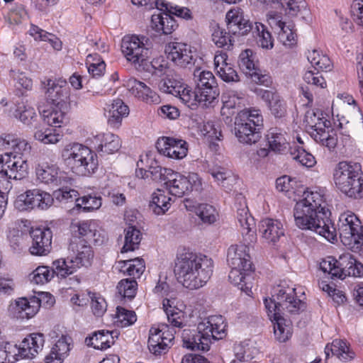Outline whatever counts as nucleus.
<instances>
[{
	"mask_svg": "<svg viewBox=\"0 0 363 363\" xmlns=\"http://www.w3.org/2000/svg\"><path fill=\"white\" fill-rule=\"evenodd\" d=\"M330 212L325 208L323 190L306 191L294 208L296 225L301 230H312L334 242L337 230L330 218Z\"/></svg>",
	"mask_w": 363,
	"mask_h": 363,
	"instance_id": "obj_1",
	"label": "nucleus"
},
{
	"mask_svg": "<svg viewBox=\"0 0 363 363\" xmlns=\"http://www.w3.org/2000/svg\"><path fill=\"white\" fill-rule=\"evenodd\" d=\"M213 268V260L207 256L186 252L181 254L175 264L177 280L190 290L203 287L209 280Z\"/></svg>",
	"mask_w": 363,
	"mask_h": 363,
	"instance_id": "obj_2",
	"label": "nucleus"
},
{
	"mask_svg": "<svg viewBox=\"0 0 363 363\" xmlns=\"http://www.w3.org/2000/svg\"><path fill=\"white\" fill-rule=\"evenodd\" d=\"M226 323L222 315H211L197 325V331L184 330L182 338L184 347L191 350L208 351L211 340L226 336Z\"/></svg>",
	"mask_w": 363,
	"mask_h": 363,
	"instance_id": "obj_3",
	"label": "nucleus"
},
{
	"mask_svg": "<svg viewBox=\"0 0 363 363\" xmlns=\"http://www.w3.org/2000/svg\"><path fill=\"white\" fill-rule=\"evenodd\" d=\"M335 186L350 198L363 197V171L358 162L342 161L333 170Z\"/></svg>",
	"mask_w": 363,
	"mask_h": 363,
	"instance_id": "obj_4",
	"label": "nucleus"
},
{
	"mask_svg": "<svg viewBox=\"0 0 363 363\" xmlns=\"http://www.w3.org/2000/svg\"><path fill=\"white\" fill-rule=\"evenodd\" d=\"M225 19L229 33L233 35H246L251 32L259 46L267 50L273 48L272 37L265 26L259 22L252 23L245 18L240 9H230L227 12Z\"/></svg>",
	"mask_w": 363,
	"mask_h": 363,
	"instance_id": "obj_5",
	"label": "nucleus"
},
{
	"mask_svg": "<svg viewBox=\"0 0 363 363\" xmlns=\"http://www.w3.org/2000/svg\"><path fill=\"white\" fill-rule=\"evenodd\" d=\"M62 157L72 171L79 176H89L98 168L96 154L79 143L67 145L62 151Z\"/></svg>",
	"mask_w": 363,
	"mask_h": 363,
	"instance_id": "obj_6",
	"label": "nucleus"
},
{
	"mask_svg": "<svg viewBox=\"0 0 363 363\" xmlns=\"http://www.w3.org/2000/svg\"><path fill=\"white\" fill-rule=\"evenodd\" d=\"M262 127L263 117L259 109H243L235 118L234 133L241 143L252 145L259 141Z\"/></svg>",
	"mask_w": 363,
	"mask_h": 363,
	"instance_id": "obj_7",
	"label": "nucleus"
},
{
	"mask_svg": "<svg viewBox=\"0 0 363 363\" xmlns=\"http://www.w3.org/2000/svg\"><path fill=\"white\" fill-rule=\"evenodd\" d=\"M264 303L268 313L297 314L305 308V303L297 298L296 289L290 286H279L272 298H264Z\"/></svg>",
	"mask_w": 363,
	"mask_h": 363,
	"instance_id": "obj_8",
	"label": "nucleus"
},
{
	"mask_svg": "<svg viewBox=\"0 0 363 363\" xmlns=\"http://www.w3.org/2000/svg\"><path fill=\"white\" fill-rule=\"evenodd\" d=\"M337 228L342 244L352 252L363 255V228L357 216L351 211L342 213Z\"/></svg>",
	"mask_w": 363,
	"mask_h": 363,
	"instance_id": "obj_9",
	"label": "nucleus"
},
{
	"mask_svg": "<svg viewBox=\"0 0 363 363\" xmlns=\"http://www.w3.org/2000/svg\"><path fill=\"white\" fill-rule=\"evenodd\" d=\"M194 80L196 84L194 97L196 101L206 107L218 102L219 91L216 79L211 72L196 69Z\"/></svg>",
	"mask_w": 363,
	"mask_h": 363,
	"instance_id": "obj_10",
	"label": "nucleus"
},
{
	"mask_svg": "<svg viewBox=\"0 0 363 363\" xmlns=\"http://www.w3.org/2000/svg\"><path fill=\"white\" fill-rule=\"evenodd\" d=\"M150 47L151 43L145 36H125L121 43L125 58L135 66H141L148 59Z\"/></svg>",
	"mask_w": 363,
	"mask_h": 363,
	"instance_id": "obj_11",
	"label": "nucleus"
},
{
	"mask_svg": "<svg viewBox=\"0 0 363 363\" xmlns=\"http://www.w3.org/2000/svg\"><path fill=\"white\" fill-rule=\"evenodd\" d=\"M165 184L169 194L176 197H182L194 189L197 190L201 185V182L196 173L189 172L187 176H185L172 170Z\"/></svg>",
	"mask_w": 363,
	"mask_h": 363,
	"instance_id": "obj_12",
	"label": "nucleus"
},
{
	"mask_svg": "<svg viewBox=\"0 0 363 363\" xmlns=\"http://www.w3.org/2000/svg\"><path fill=\"white\" fill-rule=\"evenodd\" d=\"M53 204L52 196L40 189L28 190L18 196L14 206L18 210L23 211L38 208L45 210Z\"/></svg>",
	"mask_w": 363,
	"mask_h": 363,
	"instance_id": "obj_13",
	"label": "nucleus"
},
{
	"mask_svg": "<svg viewBox=\"0 0 363 363\" xmlns=\"http://www.w3.org/2000/svg\"><path fill=\"white\" fill-rule=\"evenodd\" d=\"M354 259L350 253L340 255L338 259L329 256L322 259L319 267L324 273L330 274L333 279H344L347 276H350Z\"/></svg>",
	"mask_w": 363,
	"mask_h": 363,
	"instance_id": "obj_14",
	"label": "nucleus"
},
{
	"mask_svg": "<svg viewBox=\"0 0 363 363\" xmlns=\"http://www.w3.org/2000/svg\"><path fill=\"white\" fill-rule=\"evenodd\" d=\"M175 333L173 327L170 328L165 323L159 324L157 327H152L148 339L150 351L155 354H160L174 339Z\"/></svg>",
	"mask_w": 363,
	"mask_h": 363,
	"instance_id": "obj_15",
	"label": "nucleus"
},
{
	"mask_svg": "<svg viewBox=\"0 0 363 363\" xmlns=\"http://www.w3.org/2000/svg\"><path fill=\"white\" fill-rule=\"evenodd\" d=\"M165 53L174 65L182 68H190L196 61L191 45L186 43H170L165 46Z\"/></svg>",
	"mask_w": 363,
	"mask_h": 363,
	"instance_id": "obj_16",
	"label": "nucleus"
},
{
	"mask_svg": "<svg viewBox=\"0 0 363 363\" xmlns=\"http://www.w3.org/2000/svg\"><path fill=\"white\" fill-rule=\"evenodd\" d=\"M239 67L251 79L259 84L268 86L272 83V77L268 74H263L255 62V56L252 50L242 51L239 56Z\"/></svg>",
	"mask_w": 363,
	"mask_h": 363,
	"instance_id": "obj_17",
	"label": "nucleus"
},
{
	"mask_svg": "<svg viewBox=\"0 0 363 363\" xmlns=\"http://www.w3.org/2000/svg\"><path fill=\"white\" fill-rule=\"evenodd\" d=\"M26 157H10L8 154L0 155V173L11 179H21L27 174Z\"/></svg>",
	"mask_w": 363,
	"mask_h": 363,
	"instance_id": "obj_18",
	"label": "nucleus"
},
{
	"mask_svg": "<svg viewBox=\"0 0 363 363\" xmlns=\"http://www.w3.org/2000/svg\"><path fill=\"white\" fill-rule=\"evenodd\" d=\"M69 257H73L74 266L79 269L81 267H89L94 259V252L86 242L79 237L74 236L69 242Z\"/></svg>",
	"mask_w": 363,
	"mask_h": 363,
	"instance_id": "obj_19",
	"label": "nucleus"
},
{
	"mask_svg": "<svg viewBox=\"0 0 363 363\" xmlns=\"http://www.w3.org/2000/svg\"><path fill=\"white\" fill-rule=\"evenodd\" d=\"M156 147L160 154L172 159L181 160L187 155L186 141L170 137H162L157 140Z\"/></svg>",
	"mask_w": 363,
	"mask_h": 363,
	"instance_id": "obj_20",
	"label": "nucleus"
},
{
	"mask_svg": "<svg viewBox=\"0 0 363 363\" xmlns=\"http://www.w3.org/2000/svg\"><path fill=\"white\" fill-rule=\"evenodd\" d=\"M241 245H233L228 250L227 262L230 267L252 271V263L249 254V245L245 240Z\"/></svg>",
	"mask_w": 363,
	"mask_h": 363,
	"instance_id": "obj_21",
	"label": "nucleus"
},
{
	"mask_svg": "<svg viewBox=\"0 0 363 363\" xmlns=\"http://www.w3.org/2000/svg\"><path fill=\"white\" fill-rule=\"evenodd\" d=\"M35 171L38 179L45 184L57 186L67 182L65 172L55 164L42 162L38 165Z\"/></svg>",
	"mask_w": 363,
	"mask_h": 363,
	"instance_id": "obj_22",
	"label": "nucleus"
},
{
	"mask_svg": "<svg viewBox=\"0 0 363 363\" xmlns=\"http://www.w3.org/2000/svg\"><path fill=\"white\" fill-rule=\"evenodd\" d=\"M32 242L29 248L33 255H47L52 249V233L49 228H35L30 233Z\"/></svg>",
	"mask_w": 363,
	"mask_h": 363,
	"instance_id": "obj_23",
	"label": "nucleus"
},
{
	"mask_svg": "<svg viewBox=\"0 0 363 363\" xmlns=\"http://www.w3.org/2000/svg\"><path fill=\"white\" fill-rule=\"evenodd\" d=\"M30 149L29 143L23 139L10 134L0 135V150L5 151L4 154L11 157H17L18 155L26 157Z\"/></svg>",
	"mask_w": 363,
	"mask_h": 363,
	"instance_id": "obj_24",
	"label": "nucleus"
},
{
	"mask_svg": "<svg viewBox=\"0 0 363 363\" xmlns=\"http://www.w3.org/2000/svg\"><path fill=\"white\" fill-rule=\"evenodd\" d=\"M46 96L48 100L53 105L67 106V99L69 89L65 79H48L46 83Z\"/></svg>",
	"mask_w": 363,
	"mask_h": 363,
	"instance_id": "obj_25",
	"label": "nucleus"
},
{
	"mask_svg": "<svg viewBox=\"0 0 363 363\" xmlns=\"http://www.w3.org/2000/svg\"><path fill=\"white\" fill-rule=\"evenodd\" d=\"M255 92L267 104L274 117L282 118L286 115V104L277 92L258 88L255 89Z\"/></svg>",
	"mask_w": 363,
	"mask_h": 363,
	"instance_id": "obj_26",
	"label": "nucleus"
},
{
	"mask_svg": "<svg viewBox=\"0 0 363 363\" xmlns=\"http://www.w3.org/2000/svg\"><path fill=\"white\" fill-rule=\"evenodd\" d=\"M45 336L43 333H32L25 337L19 346L18 353L23 358L32 359L43 350Z\"/></svg>",
	"mask_w": 363,
	"mask_h": 363,
	"instance_id": "obj_27",
	"label": "nucleus"
},
{
	"mask_svg": "<svg viewBox=\"0 0 363 363\" xmlns=\"http://www.w3.org/2000/svg\"><path fill=\"white\" fill-rule=\"evenodd\" d=\"M259 233L268 243H275L284 235L282 223L278 220L272 218H265L259 222Z\"/></svg>",
	"mask_w": 363,
	"mask_h": 363,
	"instance_id": "obj_28",
	"label": "nucleus"
},
{
	"mask_svg": "<svg viewBox=\"0 0 363 363\" xmlns=\"http://www.w3.org/2000/svg\"><path fill=\"white\" fill-rule=\"evenodd\" d=\"M40 306L41 300L39 297H21L16 301L15 313L18 318L30 319L37 314Z\"/></svg>",
	"mask_w": 363,
	"mask_h": 363,
	"instance_id": "obj_29",
	"label": "nucleus"
},
{
	"mask_svg": "<svg viewBox=\"0 0 363 363\" xmlns=\"http://www.w3.org/2000/svg\"><path fill=\"white\" fill-rule=\"evenodd\" d=\"M237 219L240 227L242 228V234L244 240L247 244L255 242L256 240L255 232L253 230L255 225V220L250 214L246 205L238 208Z\"/></svg>",
	"mask_w": 363,
	"mask_h": 363,
	"instance_id": "obj_30",
	"label": "nucleus"
},
{
	"mask_svg": "<svg viewBox=\"0 0 363 363\" xmlns=\"http://www.w3.org/2000/svg\"><path fill=\"white\" fill-rule=\"evenodd\" d=\"M237 219L240 227L242 228V234L244 240L247 244L255 242L256 240L255 232L253 230L255 225V220L250 214L246 205L238 208Z\"/></svg>",
	"mask_w": 363,
	"mask_h": 363,
	"instance_id": "obj_31",
	"label": "nucleus"
},
{
	"mask_svg": "<svg viewBox=\"0 0 363 363\" xmlns=\"http://www.w3.org/2000/svg\"><path fill=\"white\" fill-rule=\"evenodd\" d=\"M127 86L134 96L146 103L157 104L160 102V97L156 92L140 81L130 79L127 82Z\"/></svg>",
	"mask_w": 363,
	"mask_h": 363,
	"instance_id": "obj_32",
	"label": "nucleus"
},
{
	"mask_svg": "<svg viewBox=\"0 0 363 363\" xmlns=\"http://www.w3.org/2000/svg\"><path fill=\"white\" fill-rule=\"evenodd\" d=\"M150 26L158 33L169 35L177 28L178 25L169 13L158 11L157 13L152 15Z\"/></svg>",
	"mask_w": 363,
	"mask_h": 363,
	"instance_id": "obj_33",
	"label": "nucleus"
},
{
	"mask_svg": "<svg viewBox=\"0 0 363 363\" xmlns=\"http://www.w3.org/2000/svg\"><path fill=\"white\" fill-rule=\"evenodd\" d=\"M71 342L70 337L62 335L52 346L50 352L45 357V363H62L69 354Z\"/></svg>",
	"mask_w": 363,
	"mask_h": 363,
	"instance_id": "obj_34",
	"label": "nucleus"
},
{
	"mask_svg": "<svg viewBox=\"0 0 363 363\" xmlns=\"http://www.w3.org/2000/svg\"><path fill=\"white\" fill-rule=\"evenodd\" d=\"M118 334L116 330H99L94 332L91 337H86L85 342L89 346L103 350L114 344L115 338H118Z\"/></svg>",
	"mask_w": 363,
	"mask_h": 363,
	"instance_id": "obj_35",
	"label": "nucleus"
},
{
	"mask_svg": "<svg viewBox=\"0 0 363 363\" xmlns=\"http://www.w3.org/2000/svg\"><path fill=\"white\" fill-rule=\"evenodd\" d=\"M311 137L318 143L327 147L330 150H333L337 144V136L336 131L330 125L310 130Z\"/></svg>",
	"mask_w": 363,
	"mask_h": 363,
	"instance_id": "obj_36",
	"label": "nucleus"
},
{
	"mask_svg": "<svg viewBox=\"0 0 363 363\" xmlns=\"http://www.w3.org/2000/svg\"><path fill=\"white\" fill-rule=\"evenodd\" d=\"M228 56L225 53L216 55L214 65L219 77L226 82H237L240 80L237 72L233 67L227 62Z\"/></svg>",
	"mask_w": 363,
	"mask_h": 363,
	"instance_id": "obj_37",
	"label": "nucleus"
},
{
	"mask_svg": "<svg viewBox=\"0 0 363 363\" xmlns=\"http://www.w3.org/2000/svg\"><path fill=\"white\" fill-rule=\"evenodd\" d=\"M95 140L96 143H99L96 151L101 155L113 154L121 147V141L119 137L111 133L98 135Z\"/></svg>",
	"mask_w": 363,
	"mask_h": 363,
	"instance_id": "obj_38",
	"label": "nucleus"
},
{
	"mask_svg": "<svg viewBox=\"0 0 363 363\" xmlns=\"http://www.w3.org/2000/svg\"><path fill=\"white\" fill-rule=\"evenodd\" d=\"M268 315L274 324L275 338L280 342L288 340L292 333L291 322L280 314L268 313Z\"/></svg>",
	"mask_w": 363,
	"mask_h": 363,
	"instance_id": "obj_39",
	"label": "nucleus"
},
{
	"mask_svg": "<svg viewBox=\"0 0 363 363\" xmlns=\"http://www.w3.org/2000/svg\"><path fill=\"white\" fill-rule=\"evenodd\" d=\"M330 352L332 355L336 356L342 362L352 360L354 357V353L350 350L347 342L340 339L334 340L330 345L328 344L325 346V363H327Z\"/></svg>",
	"mask_w": 363,
	"mask_h": 363,
	"instance_id": "obj_40",
	"label": "nucleus"
},
{
	"mask_svg": "<svg viewBox=\"0 0 363 363\" xmlns=\"http://www.w3.org/2000/svg\"><path fill=\"white\" fill-rule=\"evenodd\" d=\"M116 269L124 275L133 277L132 279L135 280L136 278H139L143 274L145 266L143 259L135 258L118 262Z\"/></svg>",
	"mask_w": 363,
	"mask_h": 363,
	"instance_id": "obj_41",
	"label": "nucleus"
},
{
	"mask_svg": "<svg viewBox=\"0 0 363 363\" xmlns=\"http://www.w3.org/2000/svg\"><path fill=\"white\" fill-rule=\"evenodd\" d=\"M209 173L226 191H231L237 181L236 176L223 167H214L209 169Z\"/></svg>",
	"mask_w": 363,
	"mask_h": 363,
	"instance_id": "obj_42",
	"label": "nucleus"
},
{
	"mask_svg": "<svg viewBox=\"0 0 363 363\" xmlns=\"http://www.w3.org/2000/svg\"><path fill=\"white\" fill-rule=\"evenodd\" d=\"M286 132L277 128H271L267 135L269 147L274 152H281L285 151L289 143L287 140Z\"/></svg>",
	"mask_w": 363,
	"mask_h": 363,
	"instance_id": "obj_43",
	"label": "nucleus"
},
{
	"mask_svg": "<svg viewBox=\"0 0 363 363\" xmlns=\"http://www.w3.org/2000/svg\"><path fill=\"white\" fill-rule=\"evenodd\" d=\"M189 200L185 201L186 208L189 211H194L203 223L211 224L216 221L218 213L213 206L201 203L196 206H191Z\"/></svg>",
	"mask_w": 363,
	"mask_h": 363,
	"instance_id": "obj_44",
	"label": "nucleus"
},
{
	"mask_svg": "<svg viewBox=\"0 0 363 363\" xmlns=\"http://www.w3.org/2000/svg\"><path fill=\"white\" fill-rule=\"evenodd\" d=\"M129 113V108L124 102L118 99L114 100L108 108V119L110 125L114 127H118L122 118L127 116Z\"/></svg>",
	"mask_w": 363,
	"mask_h": 363,
	"instance_id": "obj_45",
	"label": "nucleus"
},
{
	"mask_svg": "<svg viewBox=\"0 0 363 363\" xmlns=\"http://www.w3.org/2000/svg\"><path fill=\"white\" fill-rule=\"evenodd\" d=\"M67 106L55 105L51 109L43 111V119L45 123L50 126L60 127L66 119Z\"/></svg>",
	"mask_w": 363,
	"mask_h": 363,
	"instance_id": "obj_46",
	"label": "nucleus"
},
{
	"mask_svg": "<svg viewBox=\"0 0 363 363\" xmlns=\"http://www.w3.org/2000/svg\"><path fill=\"white\" fill-rule=\"evenodd\" d=\"M171 201L172 199L167 196L163 190L157 189L152 194L150 208L156 215H162L170 208Z\"/></svg>",
	"mask_w": 363,
	"mask_h": 363,
	"instance_id": "obj_47",
	"label": "nucleus"
},
{
	"mask_svg": "<svg viewBox=\"0 0 363 363\" xmlns=\"http://www.w3.org/2000/svg\"><path fill=\"white\" fill-rule=\"evenodd\" d=\"M327 115L320 109H311L306 111L304 118L306 128L310 133L313 129L318 128L319 127L325 126V124L329 125L330 121L327 118Z\"/></svg>",
	"mask_w": 363,
	"mask_h": 363,
	"instance_id": "obj_48",
	"label": "nucleus"
},
{
	"mask_svg": "<svg viewBox=\"0 0 363 363\" xmlns=\"http://www.w3.org/2000/svg\"><path fill=\"white\" fill-rule=\"evenodd\" d=\"M163 308L167 315L168 322L172 327L182 328L185 325V313L177 308H172L170 300H163Z\"/></svg>",
	"mask_w": 363,
	"mask_h": 363,
	"instance_id": "obj_49",
	"label": "nucleus"
},
{
	"mask_svg": "<svg viewBox=\"0 0 363 363\" xmlns=\"http://www.w3.org/2000/svg\"><path fill=\"white\" fill-rule=\"evenodd\" d=\"M52 272L53 276L56 275L61 278L73 274L77 269L73 262V257H68L67 259H59L52 262Z\"/></svg>",
	"mask_w": 363,
	"mask_h": 363,
	"instance_id": "obj_50",
	"label": "nucleus"
},
{
	"mask_svg": "<svg viewBox=\"0 0 363 363\" xmlns=\"http://www.w3.org/2000/svg\"><path fill=\"white\" fill-rule=\"evenodd\" d=\"M72 230L74 233H78L79 235L82 237H87L93 238L94 241L96 243L100 242V240L96 238L97 235L100 236L99 232L95 228V224L91 221H82L72 225Z\"/></svg>",
	"mask_w": 363,
	"mask_h": 363,
	"instance_id": "obj_51",
	"label": "nucleus"
},
{
	"mask_svg": "<svg viewBox=\"0 0 363 363\" xmlns=\"http://www.w3.org/2000/svg\"><path fill=\"white\" fill-rule=\"evenodd\" d=\"M101 198L96 195H86L77 200L75 207L83 212L93 211L101 206Z\"/></svg>",
	"mask_w": 363,
	"mask_h": 363,
	"instance_id": "obj_52",
	"label": "nucleus"
},
{
	"mask_svg": "<svg viewBox=\"0 0 363 363\" xmlns=\"http://www.w3.org/2000/svg\"><path fill=\"white\" fill-rule=\"evenodd\" d=\"M141 233L139 230L133 226H129L125 230V243L122 248V252L134 250L140 242Z\"/></svg>",
	"mask_w": 363,
	"mask_h": 363,
	"instance_id": "obj_53",
	"label": "nucleus"
},
{
	"mask_svg": "<svg viewBox=\"0 0 363 363\" xmlns=\"http://www.w3.org/2000/svg\"><path fill=\"white\" fill-rule=\"evenodd\" d=\"M54 277L52 269L47 266H39L29 275L30 281L36 284H43Z\"/></svg>",
	"mask_w": 363,
	"mask_h": 363,
	"instance_id": "obj_54",
	"label": "nucleus"
},
{
	"mask_svg": "<svg viewBox=\"0 0 363 363\" xmlns=\"http://www.w3.org/2000/svg\"><path fill=\"white\" fill-rule=\"evenodd\" d=\"M86 63L89 64L88 72L94 77H99L103 75L106 64L99 58L97 54H89L86 57Z\"/></svg>",
	"mask_w": 363,
	"mask_h": 363,
	"instance_id": "obj_55",
	"label": "nucleus"
},
{
	"mask_svg": "<svg viewBox=\"0 0 363 363\" xmlns=\"http://www.w3.org/2000/svg\"><path fill=\"white\" fill-rule=\"evenodd\" d=\"M138 284L135 279H122L117 286L119 294L128 299H132L136 294Z\"/></svg>",
	"mask_w": 363,
	"mask_h": 363,
	"instance_id": "obj_56",
	"label": "nucleus"
},
{
	"mask_svg": "<svg viewBox=\"0 0 363 363\" xmlns=\"http://www.w3.org/2000/svg\"><path fill=\"white\" fill-rule=\"evenodd\" d=\"M116 322L121 327H127L133 325L137 320L136 314L133 311L118 306L116 314Z\"/></svg>",
	"mask_w": 363,
	"mask_h": 363,
	"instance_id": "obj_57",
	"label": "nucleus"
},
{
	"mask_svg": "<svg viewBox=\"0 0 363 363\" xmlns=\"http://www.w3.org/2000/svg\"><path fill=\"white\" fill-rule=\"evenodd\" d=\"M16 118L25 125L28 126H35L34 123L36 121L38 115L33 107L30 106H23V109L21 110V108H18L16 111L15 114Z\"/></svg>",
	"mask_w": 363,
	"mask_h": 363,
	"instance_id": "obj_58",
	"label": "nucleus"
},
{
	"mask_svg": "<svg viewBox=\"0 0 363 363\" xmlns=\"http://www.w3.org/2000/svg\"><path fill=\"white\" fill-rule=\"evenodd\" d=\"M51 196L53 198V201L55 199L60 203L75 201L76 203L77 200L79 199V193L76 190L67 188L55 190Z\"/></svg>",
	"mask_w": 363,
	"mask_h": 363,
	"instance_id": "obj_59",
	"label": "nucleus"
},
{
	"mask_svg": "<svg viewBox=\"0 0 363 363\" xmlns=\"http://www.w3.org/2000/svg\"><path fill=\"white\" fill-rule=\"evenodd\" d=\"M212 40L218 48H230L233 45L231 36L224 29L216 26L212 33Z\"/></svg>",
	"mask_w": 363,
	"mask_h": 363,
	"instance_id": "obj_60",
	"label": "nucleus"
},
{
	"mask_svg": "<svg viewBox=\"0 0 363 363\" xmlns=\"http://www.w3.org/2000/svg\"><path fill=\"white\" fill-rule=\"evenodd\" d=\"M294 160L306 167H312L316 163L314 156L302 147H297L291 152Z\"/></svg>",
	"mask_w": 363,
	"mask_h": 363,
	"instance_id": "obj_61",
	"label": "nucleus"
},
{
	"mask_svg": "<svg viewBox=\"0 0 363 363\" xmlns=\"http://www.w3.org/2000/svg\"><path fill=\"white\" fill-rule=\"evenodd\" d=\"M34 137L44 144H56L60 140L62 135L55 133L52 129L45 128L44 130H38L35 131Z\"/></svg>",
	"mask_w": 363,
	"mask_h": 363,
	"instance_id": "obj_62",
	"label": "nucleus"
},
{
	"mask_svg": "<svg viewBox=\"0 0 363 363\" xmlns=\"http://www.w3.org/2000/svg\"><path fill=\"white\" fill-rule=\"evenodd\" d=\"M161 11H166L169 13L171 16H176L181 18L189 19L191 18V11L186 7H182L177 5H174L172 3L166 2L164 6H162Z\"/></svg>",
	"mask_w": 363,
	"mask_h": 363,
	"instance_id": "obj_63",
	"label": "nucleus"
},
{
	"mask_svg": "<svg viewBox=\"0 0 363 363\" xmlns=\"http://www.w3.org/2000/svg\"><path fill=\"white\" fill-rule=\"evenodd\" d=\"M171 172L172 169L162 168L157 164L155 165L151 164L148 169L149 178L155 182H166Z\"/></svg>",
	"mask_w": 363,
	"mask_h": 363,
	"instance_id": "obj_64",
	"label": "nucleus"
}]
</instances>
